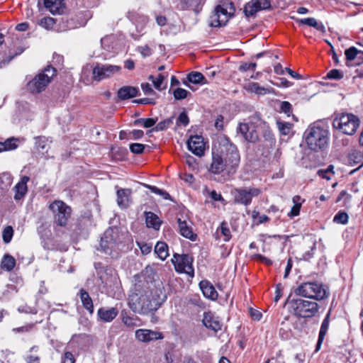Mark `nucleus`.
I'll use <instances>...</instances> for the list:
<instances>
[{
  "label": "nucleus",
  "mask_w": 363,
  "mask_h": 363,
  "mask_svg": "<svg viewBox=\"0 0 363 363\" xmlns=\"http://www.w3.org/2000/svg\"><path fill=\"white\" fill-rule=\"evenodd\" d=\"M277 125L281 134L287 135L289 134L292 124L288 122L277 121Z\"/></svg>",
  "instance_id": "c03bdc74"
},
{
  "label": "nucleus",
  "mask_w": 363,
  "mask_h": 363,
  "mask_svg": "<svg viewBox=\"0 0 363 363\" xmlns=\"http://www.w3.org/2000/svg\"><path fill=\"white\" fill-rule=\"evenodd\" d=\"M199 287L202 291L203 296L211 300L215 301L218 298V293L214 286L210 281L202 280L199 283Z\"/></svg>",
  "instance_id": "6ab92c4d"
},
{
  "label": "nucleus",
  "mask_w": 363,
  "mask_h": 363,
  "mask_svg": "<svg viewBox=\"0 0 363 363\" xmlns=\"http://www.w3.org/2000/svg\"><path fill=\"white\" fill-rule=\"evenodd\" d=\"M16 265V259L10 255H5L1 263V267L8 272L13 269Z\"/></svg>",
  "instance_id": "72a5a7b5"
},
{
  "label": "nucleus",
  "mask_w": 363,
  "mask_h": 363,
  "mask_svg": "<svg viewBox=\"0 0 363 363\" xmlns=\"http://www.w3.org/2000/svg\"><path fill=\"white\" fill-rule=\"evenodd\" d=\"M57 19L51 17H44L38 23L39 26L47 29L50 30L53 28L54 25L57 22Z\"/></svg>",
  "instance_id": "4c0bfd02"
},
{
  "label": "nucleus",
  "mask_w": 363,
  "mask_h": 363,
  "mask_svg": "<svg viewBox=\"0 0 363 363\" xmlns=\"http://www.w3.org/2000/svg\"><path fill=\"white\" fill-rule=\"evenodd\" d=\"M45 7L52 14L60 13L63 11V6L60 0H44Z\"/></svg>",
  "instance_id": "bb28decb"
},
{
  "label": "nucleus",
  "mask_w": 363,
  "mask_h": 363,
  "mask_svg": "<svg viewBox=\"0 0 363 363\" xmlns=\"http://www.w3.org/2000/svg\"><path fill=\"white\" fill-rule=\"evenodd\" d=\"M121 69V67L118 65L98 62L93 68L92 78L94 81L100 82L111 77Z\"/></svg>",
  "instance_id": "9b49d317"
},
{
  "label": "nucleus",
  "mask_w": 363,
  "mask_h": 363,
  "mask_svg": "<svg viewBox=\"0 0 363 363\" xmlns=\"http://www.w3.org/2000/svg\"><path fill=\"white\" fill-rule=\"evenodd\" d=\"M138 49L143 57L150 56L152 53L151 49L147 45L140 47Z\"/></svg>",
  "instance_id": "338daca9"
},
{
  "label": "nucleus",
  "mask_w": 363,
  "mask_h": 363,
  "mask_svg": "<svg viewBox=\"0 0 363 363\" xmlns=\"http://www.w3.org/2000/svg\"><path fill=\"white\" fill-rule=\"evenodd\" d=\"M270 9L269 0H251L245 4L244 13L247 17H255L258 11Z\"/></svg>",
  "instance_id": "2eb2a0df"
},
{
  "label": "nucleus",
  "mask_w": 363,
  "mask_h": 363,
  "mask_svg": "<svg viewBox=\"0 0 363 363\" xmlns=\"http://www.w3.org/2000/svg\"><path fill=\"white\" fill-rule=\"evenodd\" d=\"M172 262L177 272L185 273L191 277L194 276V269L192 266L193 259L189 255L174 254Z\"/></svg>",
  "instance_id": "f8f14e48"
},
{
  "label": "nucleus",
  "mask_w": 363,
  "mask_h": 363,
  "mask_svg": "<svg viewBox=\"0 0 363 363\" xmlns=\"http://www.w3.org/2000/svg\"><path fill=\"white\" fill-rule=\"evenodd\" d=\"M149 272H153L151 268L147 267L143 275L136 280L129 294V307L133 312L140 314H147L157 311L166 299L162 289L152 288V280H147L144 277Z\"/></svg>",
  "instance_id": "f257e3e1"
},
{
  "label": "nucleus",
  "mask_w": 363,
  "mask_h": 363,
  "mask_svg": "<svg viewBox=\"0 0 363 363\" xmlns=\"http://www.w3.org/2000/svg\"><path fill=\"white\" fill-rule=\"evenodd\" d=\"M190 93L182 88H177L173 91V96L176 100H182L186 99Z\"/></svg>",
  "instance_id": "8fccbe9b"
},
{
  "label": "nucleus",
  "mask_w": 363,
  "mask_h": 363,
  "mask_svg": "<svg viewBox=\"0 0 363 363\" xmlns=\"http://www.w3.org/2000/svg\"><path fill=\"white\" fill-rule=\"evenodd\" d=\"M203 80H205V77L201 72H192L187 75L188 82L198 84H203Z\"/></svg>",
  "instance_id": "e433bc0d"
},
{
  "label": "nucleus",
  "mask_w": 363,
  "mask_h": 363,
  "mask_svg": "<svg viewBox=\"0 0 363 363\" xmlns=\"http://www.w3.org/2000/svg\"><path fill=\"white\" fill-rule=\"evenodd\" d=\"M12 179L10 174H3L0 176V189L7 190L11 185Z\"/></svg>",
  "instance_id": "58836bf2"
},
{
  "label": "nucleus",
  "mask_w": 363,
  "mask_h": 363,
  "mask_svg": "<svg viewBox=\"0 0 363 363\" xmlns=\"http://www.w3.org/2000/svg\"><path fill=\"white\" fill-rule=\"evenodd\" d=\"M166 77L167 76H164L163 74H160L155 78L153 83V86L157 90L162 91L166 88V85L163 86L164 81L166 79Z\"/></svg>",
  "instance_id": "a18cd8bd"
},
{
  "label": "nucleus",
  "mask_w": 363,
  "mask_h": 363,
  "mask_svg": "<svg viewBox=\"0 0 363 363\" xmlns=\"http://www.w3.org/2000/svg\"><path fill=\"white\" fill-rule=\"evenodd\" d=\"M172 123H173L172 118H167V119L158 123L155 127H154L152 130H150V132L164 130L167 128H169L170 126V125L172 124Z\"/></svg>",
  "instance_id": "79ce46f5"
},
{
  "label": "nucleus",
  "mask_w": 363,
  "mask_h": 363,
  "mask_svg": "<svg viewBox=\"0 0 363 363\" xmlns=\"http://www.w3.org/2000/svg\"><path fill=\"white\" fill-rule=\"evenodd\" d=\"M333 169L334 166L333 164H330L325 169H321L318 170L317 174L323 179L330 180L331 179V177L335 174Z\"/></svg>",
  "instance_id": "a19ab883"
},
{
  "label": "nucleus",
  "mask_w": 363,
  "mask_h": 363,
  "mask_svg": "<svg viewBox=\"0 0 363 363\" xmlns=\"http://www.w3.org/2000/svg\"><path fill=\"white\" fill-rule=\"evenodd\" d=\"M257 67V64L255 62L252 63H242L239 67V70L240 72H246L247 70L252 69L255 70Z\"/></svg>",
  "instance_id": "4d7b16f0"
},
{
  "label": "nucleus",
  "mask_w": 363,
  "mask_h": 363,
  "mask_svg": "<svg viewBox=\"0 0 363 363\" xmlns=\"http://www.w3.org/2000/svg\"><path fill=\"white\" fill-rule=\"evenodd\" d=\"M56 74L55 68L48 65L27 84L28 90L33 94L43 91Z\"/></svg>",
  "instance_id": "1a4fd4ad"
},
{
  "label": "nucleus",
  "mask_w": 363,
  "mask_h": 363,
  "mask_svg": "<svg viewBox=\"0 0 363 363\" xmlns=\"http://www.w3.org/2000/svg\"><path fill=\"white\" fill-rule=\"evenodd\" d=\"M189 123V117L185 111L182 112L177 120V125H183L184 126H186Z\"/></svg>",
  "instance_id": "6e6d98bb"
},
{
  "label": "nucleus",
  "mask_w": 363,
  "mask_h": 363,
  "mask_svg": "<svg viewBox=\"0 0 363 363\" xmlns=\"http://www.w3.org/2000/svg\"><path fill=\"white\" fill-rule=\"evenodd\" d=\"M155 252L162 260H164L168 256V245L164 242H157L155 247Z\"/></svg>",
  "instance_id": "2f4dec72"
},
{
  "label": "nucleus",
  "mask_w": 363,
  "mask_h": 363,
  "mask_svg": "<svg viewBox=\"0 0 363 363\" xmlns=\"http://www.w3.org/2000/svg\"><path fill=\"white\" fill-rule=\"evenodd\" d=\"M235 11V9L233 2H227L222 5H218L209 17V26L221 27L225 26L234 15Z\"/></svg>",
  "instance_id": "0eeeda50"
},
{
  "label": "nucleus",
  "mask_w": 363,
  "mask_h": 363,
  "mask_svg": "<svg viewBox=\"0 0 363 363\" xmlns=\"http://www.w3.org/2000/svg\"><path fill=\"white\" fill-rule=\"evenodd\" d=\"M220 149L227 167V174H234L240 162V156L237 147L228 138H224L220 143Z\"/></svg>",
  "instance_id": "20e7f679"
},
{
  "label": "nucleus",
  "mask_w": 363,
  "mask_h": 363,
  "mask_svg": "<svg viewBox=\"0 0 363 363\" xmlns=\"http://www.w3.org/2000/svg\"><path fill=\"white\" fill-rule=\"evenodd\" d=\"M17 142L18 140L13 138L0 142V152L16 149L18 147Z\"/></svg>",
  "instance_id": "f704fd0d"
},
{
  "label": "nucleus",
  "mask_w": 363,
  "mask_h": 363,
  "mask_svg": "<svg viewBox=\"0 0 363 363\" xmlns=\"http://www.w3.org/2000/svg\"><path fill=\"white\" fill-rule=\"evenodd\" d=\"M344 77L343 73L339 69H333L327 73L325 79L339 80Z\"/></svg>",
  "instance_id": "3c124183"
},
{
  "label": "nucleus",
  "mask_w": 363,
  "mask_h": 363,
  "mask_svg": "<svg viewBox=\"0 0 363 363\" xmlns=\"http://www.w3.org/2000/svg\"><path fill=\"white\" fill-rule=\"evenodd\" d=\"M330 323V313H328L323 319L319 331L318 339L315 347V351H318L322 345L325 336L328 332Z\"/></svg>",
  "instance_id": "393cba45"
},
{
  "label": "nucleus",
  "mask_w": 363,
  "mask_h": 363,
  "mask_svg": "<svg viewBox=\"0 0 363 363\" xmlns=\"http://www.w3.org/2000/svg\"><path fill=\"white\" fill-rule=\"evenodd\" d=\"M141 252L144 255H147L151 252L152 247L146 243L138 244Z\"/></svg>",
  "instance_id": "774afa93"
},
{
  "label": "nucleus",
  "mask_w": 363,
  "mask_h": 363,
  "mask_svg": "<svg viewBox=\"0 0 363 363\" xmlns=\"http://www.w3.org/2000/svg\"><path fill=\"white\" fill-rule=\"evenodd\" d=\"M289 306L294 315L303 318L313 317L319 310V306L315 301L301 298H292L289 301Z\"/></svg>",
  "instance_id": "39448f33"
},
{
  "label": "nucleus",
  "mask_w": 363,
  "mask_h": 363,
  "mask_svg": "<svg viewBox=\"0 0 363 363\" xmlns=\"http://www.w3.org/2000/svg\"><path fill=\"white\" fill-rule=\"evenodd\" d=\"M328 130L320 125H311L305 132V139L309 149L315 152L323 150L328 145Z\"/></svg>",
  "instance_id": "7ed1b4c3"
},
{
  "label": "nucleus",
  "mask_w": 363,
  "mask_h": 363,
  "mask_svg": "<svg viewBox=\"0 0 363 363\" xmlns=\"http://www.w3.org/2000/svg\"><path fill=\"white\" fill-rule=\"evenodd\" d=\"M145 145L141 143H132L130 145V150L134 154H141L143 152Z\"/></svg>",
  "instance_id": "5fc2aeb1"
},
{
  "label": "nucleus",
  "mask_w": 363,
  "mask_h": 363,
  "mask_svg": "<svg viewBox=\"0 0 363 363\" xmlns=\"http://www.w3.org/2000/svg\"><path fill=\"white\" fill-rule=\"evenodd\" d=\"M136 338L141 342H148L163 338L161 333L147 329H138L135 331Z\"/></svg>",
  "instance_id": "f3484780"
},
{
  "label": "nucleus",
  "mask_w": 363,
  "mask_h": 363,
  "mask_svg": "<svg viewBox=\"0 0 363 363\" xmlns=\"http://www.w3.org/2000/svg\"><path fill=\"white\" fill-rule=\"evenodd\" d=\"M249 143H255L258 140L259 137L257 131L253 127H251L248 133L244 138Z\"/></svg>",
  "instance_id": "864d4df0"
},
{
  "label": "nucleus",
  "mask_w": 363,
  "mask_h": 363,
  "mask_svg": "<svg viewBox=\"0 0 363 363\" xmlns=\"http://www.w3.org/2000/svg\"><path fill=\"white\" fill-rule=\"evenodd\" d=\"M125 234L121 233L117 228H108L101 239V250L106 254L117 257L118 251L123 250L124 245Z\"/></svg>",
  "instance_id": "f03ea898"
},
{
  "label": "nucleus",
  "mask_w": 363,
  "mask_h": 363,
  "mask_svg": "<svg viewBox=\"0 0 363 363\" xmlns=\"http://www.w3.org/2000/svg\"><path fill=\"white\" fill-rule=\"evenodd\" d=\"M62 363H75V359L70 352H66L62 358Z\"/></svg>",
  "instance_id": "bf43d9fd"
},
{
  "label": "nucleus",
  "mask_w": 363,
  "mask_h": 363,
  "mask_svg": "<svg viewBox=\"0 0 363 363\" xmlns=\"http://www.w3.org/2000/svg\"><path fill=\"white\" fill-rule=\"evenodd\" d=\"M120 100H127L140 95L138 88L131 86H124L120 88L117 93Z\"/></svg>",
  "instance_id": "a211bd4d"
},
{
  "label": "nucleus",
  "mask_w": 363,
  "mask_h": 363,
  "mask_svg": "<svg viewBox=\"0 0 363 363\" xmlns=\"http://www.w3.org/2000/svg\"><path fill=\"white\" fill-rule=\"evenodd\" d=\"M245 89L251 93H255L258 95H264L271 92L270 88L260 86L257 82H250L245 86Z\"/></svg>",
  "instance_id": "cd10ccee"
},
{
  "label": "nucleus",
  "mask_w": 363,
  "mask_h": 363,
  "mask_svg": "<svg viewBox=\"0 0 363 363\" xmlns=\"http://www.w3.org/2000/svg\"><path fill=\"white\" fill-rule=\"evenodd\" d=\"M145 221L147 227L153 228L155 230H158L161 225L159 217L150 211L145 213Z\"/></svg>",
  "instance_id": "c756f323"
},
{
  "label": "nucleus",
  "mask_w": 363,
  "mask_h": 363,
  "mask_svg": "<svg viewBox=\"0 0 363 363\" xmlns=\"http://www.w3.org/2000/svg\"><path fill=\"white\" fill-rule=\"evenodd\" d=\"M134 103L140 104H155V101L154 99L151 98H143L140 99H135L133 101Z\"/></svg>",
  "instance_id": "0e129e2a"
},
{
  "label": "nucleus",
  "mask_w": 363,
  "mask_h": 363,
  "mask_svg": "<svg viewBox=\"0 0 363 363\" xmlns=\"http://www.w3.org/2000/svg\"><path fill=\"white\" fill-rule=\"evenodd\" d=\"M35 148L39 153L44 155L48 152L49 146L48 139L44 136H38L35 138Z\"/></svg>",
  "instance_id": "7c9ffc66"
},
{
  "label": "nucleus",
  "mask_w": 363,
  "mask_h": 363,
  "mask_svg": "<svg viewBox=\"0 0 363 363\" xmlns=\"http://www.w3.org/2000/svg\"><path fill=\"white\" fill-rule=\"evenodd\" d=\"M187 147L193 154L201 157L204 154L205 143L203 138L200 135L191 136L187 140Z\"/></svg>",
  "instance_id": "dca6fc26"
},
{
  "label": "nucleus",
  "mask_w": 363,
  "mask_h": 363,
  "mask_svg": "<svg viewBox=\"0 0 363 363\" xmlns=\"http://www.w3.org/2000/svg\"><path fill=\"white\" fill-rule=\"evenodd\" d=\"M177 223L179 233L183 237L192 241L196 240L197 236L193 233L191 227L188 225L186 220H182L181 218H177Z\"/></svg>",
  "instance_id": "aec40b11"
},
{
  "label": "nucleus",
  "mask_w": 363,
  "mask_h": 363,
  "mask_svg": "<svg viewBox=\"0 0 363 363\" xmlns=\"http://www.w3.org/2000/svg\"><path fill=\"white\" fill-rule=\"evenodd\" d=\"M118 311L116 308H101L98 310L97 314L99 318L104 322L112 321L118 315Z\"/></svg>",
  "instance_id": "5701e85b"
},
{
  "label": "nucleus",
  "mask_w": 363,
  "mask_h": 363,
  "mask_svg": "<svg viewBox=\"0 0 363 363\" xmlns=\"http://www.w3.org/2000/svg\"><path fill=\"white\" fill-rule=\"evenodd\" d=\"M295 21L299 25H307L310 27L315 28L317 30L322 33L325 32V26L321 22H318L314 18H295Z\"/></svg>",
  "instance_id": "a878e982"
},
{
  "label": "nucleus",
  "mask_w": 363,
  "mask_h": 363,
  "mask_svg": "<svg viewBox=\"0 0 363 363\" xmlns=\"http://www.w3.org/2000/svg\"><path fill=\"white\" fill-rule=\"evenodd\" d=\"M144 186L146 187L147 189H150L152 193L162 196L163 199H164L166 200H171L170 195L166 191H164L163 189H160L155 186H152V185H149V184H144Z\"/></svg>",
  "instance_id": "ea45409f"
},
{
  "label": "nucleus",
  "mask_w": 363,
  "mask_h": 363,
  "mask_svg": "<svg viewBox=\"0 0 363 363\" xmlns=\"http://www.w3.org/2000/svg\"><path fill=\"white\" fill-rule=\"evenodd\" d=\"M220 233L224 237L223 240L228 242L231 238V234L227 223L222 222L220 227Z\"/></svg>",
  "instance_id": "de8ad7c7"
},
{
  "label": "nucleus",
  "mask_w": 363,
  "mask_h": 363,
  "mask_svg": "<svg viewBox=\"0 0 363 363\" xmlns=\"http://www.w3.org/2000/svg\"><path fill=\"white\" fill-rule=\"evenodd\" d=\"M13 235V229L11 225L4 228L2 232V239L4 243L8 244L11 242Z\"/></svg>",
  "instance_id": "37998d69"
},
{
  "label": "nucleus",
  "mask_w": 363,
  "mask_h": 363,
  "mask_svg": "<svg viewBox=\"0 0 363 363\" xmlns=\"http://www.w3.org/2000/svg\"><path fill=\"white\" fill-rule=\"evenodd\" d=\"M333 221L337 223L347 224L348 215L345 212H338L334 217Z\"/></svg>",
  "instance_id": "603ef678"
},
{
  "label": "nucleus",
  "mask_w": 363,
  "mask_h": 363,
  "mask_svg": "<svg viewBox=\"0 0 363 363\" xmlns=\"http://www.w3.org/2000/svg\"><path fill=\"white\" fill-rule=\"evenodd\" d=\"M54 217V223L57 226L65 227L71 216L72 208L65 202L55 200L49 206Z\"/></svg>",
  "instance_id": "9d476101"
},
{
  "label": "nucleus",
  "mask_w": 363,
  "mask_h": 363,
  "mask_svg": "<svg viewBox=\"0 0 363 363\" xmlns=\"http://www.w3.org/2000/svg\"><path fill=\"white\" fill-rule=\"evenodd\" d=\"M208 171L215 174H220L223 172L227 173V167L220 147L212 150V162Z\"/></svg>",
  "instance_id": "4468645a"
},
{
  "label": "nucleus",
  "mask_w": 363,
  "mask_h": 363,
  "mask_svg": "<svg viewBox=\"0 0 363 363\" xmlns=\"http://www.w3.org/2000/svg\"><path fill=\"white\" fill-rule=\"evenodd\" d=\"M81 301L83 306L91 314L94 313V305L91 298L86 291L82 289L79 291Z\"/></svg>",
  "instance_id": "c85d7f7f"
},
{
  "label": "nucleus",
  "mask_w": 363,
  "mask_h": 363,
  "mask_svg": "<svg viewBox=\"0 0 363 363\" xmlns=\"http://www.w3.org/2000/svg\"><path fill=\"white\" fill-rule=\"evenodd\" d=\"M262 137L268 144L272 146L275 143V138L271 130L268 128H264L262 132Z\"/></svg>",
  "instance_id": "49530a36"
},
{
  "label": "nucleus",
  "mask_w": 363,
  "mask_h": 363,
  "mask_svg": "<svg viewBox=\"0 0 363 363\" xmlns=\"http://www.w3.org/2000/svg\"><path fill=\"white\" fill-rule=\"evenodd\" d=\"M281 110L288 116L292 111L291 104L288 101H282L281 104Z\"/></svg>",
  "instance_id": "680f3d73"
},
{
  "label": "nucleus",
  "mask_w": 363,
  "mask_h": 363,
  "mask_svg": "<svg viewBox=\"0 0 363 363\" xmlns=\"http://www.w3.org/2000/svg\"><path fill=\"white\" fill-rule=\"evenodd\" d=\"M292 200L294 204L292 206L290 212L288 213V216L291 218L297 216L300 213L301 207V202L300 201L301 197L299 196H294Z\"/></svg>",
  "instance_id": "c9c22d12"
},
{
  "label": "nucleus",
  "mask_w": 363,
  "mask_h": 363,
  "mask_svg": "<svg viewBox=\"0 0 363 363\" xmlns=\"http://www.w3.org/2000/svg\"><path fill=\"white\" fill-rule=\"evenodd\" d=\"M250 316L254 320H259L262 318V314L257 310L250 308Z\"/></svg>",
  "instance_id": "69168bd1"
},
{
  "label": "nucleus",
  "mask_w": 363,
  "mask_h": 363,
  "mask_svg": "<svg viewBox=\"0 0 363 363\" xmlns=\"http://www.w3.org/2000/svg\"><path fill=\"white\" fill-rule=\"evenodd\" d=\"M345 55L346 60L349 62L354 60L358 55V49L355 47H350L345 50Z\"/></svg>",
  "instance_id": "09e8293b"
},
{
  "label": "nucleus",
  "mask_w": 363,
  "mask_h": 363,
  "mask_svg": "<svg viewBox=\"0 0 363 363\" xmlns=\"http://www.w3.org/2000/svg\"><path fill=\"white\" fill-rule=\"evenodd\" d=\"M359 118L353 113H341L335 115L333 127L344 134L352 135L354 134L359 126Z\"/></svg>",
  "instance_id": "423d86ee"
},
{
  "label": "nucleus",
  "mask_w": 363,
  "mask_h": 363,
  "mask_svg": "<svg viewBox=\"0 0 363 363\" xmlns=\"http://www.w3.org/2000/svg\"><path fill=\"white\" fill-rule=\"evenodd\" d=\"M202 1L203 0H181V9L186 10L191 9L194 11H197L200 5L202 4Z\"/></svg>",
  "instance_id": "473e14b6"
},
{
  "label": "nucleus",
  "mask_w": 363,
  "mask_h": 363,
  "mask_svg": "<svg viewBox=\"0 0 363 363\" xmlns=\"http://www.w3.org/2000/svg\"><path fill=\"white\" fill-rule=\"evenodd\" d=\"M203 323L206 328L216 332L221 329V324L211 313H203Z\"/></svg>",
  "instance_id": "b1692460"
},
{
  "label": "nucleus",
  "mask_w": 363,
  "mask_h": 363,
  "mask_svg": "<svg viewBox=\"0 0 363 363\" xmlns=\"http://www.w3.org/2000/svg\"><path fill=\"white\" fill-rule=\"evenodd\" d=\"M29 179L28 177L23 176L21 179V181L13 187V190L15 191V200H20L25 196L28 190L27 183Z\"/></svg>",
  "instance_id": "412c9836"
},
{
  "label": "nucleus",
  "mask_w": 363,
  "mask_h": 363,
  "mask_svg": "<svg viewBox=\"0 0 363 363\" xmlns=\"http://www.w3.org/2000/svg\"><path fill=\"white\" fill-rule=\"evenodd\" d=\"M260 193V189L255 187L235 189L233 191L234 202L248 206L251 203L252 198L257 196Z\"/></svg>",
  "instance_id": "ddd939ff"
},
{
  "label": "nucleus",
  "mask_w": 363,
  "mask_h": 363,
  "mask_svg": "<svg viewBox=\"0 0 363 363\" xmlns=\"http://www.w3.org/2000/svg\"><path fill=\"white\" fill-rule=\"evenodd\" d=\"M325 42L330 47V52H331V55H332V58L334 60L335 63L336 65L339 64L340 60H339L338 56H337V53H336V52H335V50L334 49L333 45H332V43L330 41H328L327 40H325Z\"/></svg>",
  "instance_id": "e2e57ef3"
},
{
  "label": "nucleus",
  "mask_w": 363,
  "mask_h": 363,
  "mask_svg": "<svg viewBox=\"0 0 363 363\" xmlns=\"http://www.w3.org/2000/svg\"><path fill=\"white\" fill-rule=\"evenodd\" d=\"M131 192L130 189H121L117 191V203L121 208H125L129 206Z\"/></svg>",
  "instance_id": "4be33fe9"
},
{
  "label": "nucleus",
  "mask_w": 363,
  "mask_h": 363,
  "mask_svg": "<svg viewBox=\"0 0 363 363\" xmlns=\"http://www.w3.org/2000/svg\"><path fill=\"white\" fill-rule=\"evenodd\" d=\"M251 127L249 126L247 123H240L238 128V131L245 138V135L248 133Z\"/></svg>",
  "instance_id": "13d9d810"
},
{
  "label": "nucleus",
  "mask_w": 363,
  "mask_h": 363,
  "mask_svg": "<svg viewBox=\"0 0 363 363\" xmlns=\"http://www.w3.org/2000/svg\"><path fill=\"white\" fill-rule=\"evenodd\" d=\"M141 89L145 94L157 95L155 91L152 89L151 85L148 83H143L141 84Z\"/></svg>",
  "instance_id": "052dcab7"
},
{
  "label": "nucleus",
  "mask_w": 363,
  "mask_h": 363,
  "mask_svg": "<svg viewBox=\"0 0 363 363\" xmlns=\"http://www.w3.org/2000/svg\"><path fill=\"white\" fill-rule=\"evenodd\" d=\"M294 293L314 300H323L329 296L325 286L318 282H305L298 286Z\"/></svg>",
  "instance_id": "6e6552de"
}]
</instances>
